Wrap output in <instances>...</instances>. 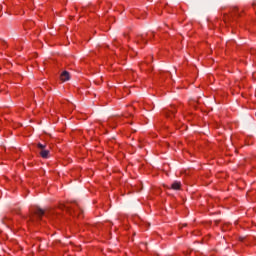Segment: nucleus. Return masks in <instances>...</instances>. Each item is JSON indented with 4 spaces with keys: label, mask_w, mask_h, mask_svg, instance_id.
<instances>
[{
    "label": "nucleus",
    "mask_w": 256,
    "mask_h": 256,
    "mask_svg": "<svg viewBox=\"0 0 256 256\" xmlns=\"http://www.w3.org/2000/svg\"><path fill=\"white\" fill-rule=\"evenodd\" d=\"M60 79L61 81H69V79H71V75L69 74L68 71H63L60 75Z\"/></svg>",
    "instance_id": "f257e3e1"
},
{
    "label": "nucleus",
    "mask_w": 256,
    "mask_h": 256,
    "mask_svg": "<svg viewBox=\"0 0 256 256\" xmlns=\"http://www.w3.org/2000/svg\"><path fill=\"white\" fill-rule=\"evenodd\" d=\"M34 215H36L38 219H41L43 215H45V210L38 207L34 210Z\"/></svg>",
    "instance_id": "f03ea898"
},
{
    "label": "nucleus",
    "mask_w": 256,
    "mask_h": 256,
    "mask_svg": "<svg viewBox=\"0 0 256 256\" xmlns=\"http://www.w3.org/2000/svg\"><path fill=\"white\" fill-rule=\"evenodd\" d=\"M170 189H173L174 191H179V189H181V182L175 181V182L171 185Z\"/></svg>",
    "instance_id": "7ed1b4c3"
},
{
    "label": "nucleus",
    "mask_w": 256,
    "mask_h": 256,
    "mask_svg": "<svg viewBox=\"0 0 256 256\" xmlns=\"http://www.w3.org/2000/svg\"><path fill=\"white\" fill-rule=\"evenodd\" d=\"M40 155L43 159H49V150H40Z\"/></svg>",
    "instance_id": "20e7f679"
},
{
    "label": "nucleus",
    "mask_w": 256,
    "mask_h": 256,
    "mask_svg": "<svg viewBox=\"0 0 256 256\" xmlns=\"http://www.w3.org/2000/svg\"><path fill=\"white\" fill-rule=\"evenodd\" d=\"M61 209H66V211H71V210L75 211V209H73V207H71V206H66V205H62V206H61Z\"/></svg>",
    "instance_id": "39448f33"
},
{
    "label": "nucleus",
    "mask_w": 256,
    "mask_h": 256,
    "mask_svg": "<svg viewBox=\"0 0 256 256\" xmlns=\"http://www.w3.org/2000/svg\"><path fill=\"white\" fill-rule=\"evenodd\" d=\"M37 147H38V149H40V151H43V150H45L46 145H45V144L38 143V144H37Z\"/></svg>",
    "instance_id": "423d86ee"
},
{
    "label": "nucleus",
    "mask_w": 256,
    "mask_h": 256,
    "mask_svg": "<svg viewBox=\"0 0 256 256\" xmlns=\"http://www.w3.org/2000/svg\"><path fill=\"white\" fill-rule=\"evenodd\" d=\"M171 115H175V110H170V112H166V117H171Z\"/></svg>",
    "instance_id": "0eeeda50"
},
{
    "label": "nucleus",
    "mask_w": 256,
    "mask_h": 256,
    "mask_svg": "<svg viewBox=\"0 0 256 256\" xmlns=\"http://www.w3.org/2000/svg\"><path fill=\"white\" fill-rule=\"evenodd\" d=\"M19 211H21V209H14V213H16L17 215H19Z\"/></svg>",
    "instance_id": "6e6552de"
},
{
    "label": "nucleus",
    "mask_w": 256,
    "mask_h": 256,
    "mask_svg": "<svg viewBox=\"0 0 256 256\" xmlns=\"http://www.w3.org/2000/svg\"><path fill=\"white\" fill-rule=\"evenodd\" d=\"M140 39H142L144 41V43H147V41L145 40V37H143V35L140 36Z\"/></svg>",
    "instance_id": "1a4fd4ad"
},
{
    "label": "nucleus",
    "mask_w": 256,
    "mask_h": 256,
    "mask_svg": "<svg viewBox=\"0 0 256 256\" xmlns=\"http://www.w3.org/2000/svg\"><path fill=\"white\" fill-rule=\"evenodd\" d=\"M30 221H33V216H30Z\"/></svg>",
    "instance_id": "9d476101"
}]
</instances>
